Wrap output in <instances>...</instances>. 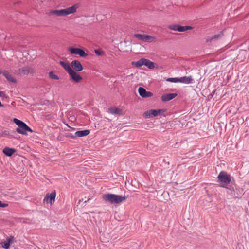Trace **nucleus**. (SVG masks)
<instances>
[{
    "label": "nucleus",
    "mask_w": 249,
    "mask_h": 249,
    "mask_svg": "<svg viewBox=\"0 0 249 249\" xmlns=\"http://www.w3.org/2000/svg\"><path fill=\"white\" fill-rule=\"evenodd\" d=\"M217 178L220 186L223 188H227V186L231 183H232L233 182H234V178L224 171L219 173Z\"/></svg>",
    "instance_id": "nucleus-1"
},
{
    "label": "nucleus",
    "mask_w": 249,
    "mask_h": 249,
    "mask_svg": "<svg viewBox=\"0 0 249 249\" xmlns=\"http://www.w3.org/2000/svg\"><path fill=\"white\" fill-rule=\"evenodd\" d=\"M127 196L125 195H118L113 194H107L103 196V199L106 203L111 204H119L124 201Z\"/></svg>",
    "instance_id": "nucleus-2"
},
{
    "label": "nucleus",
    "mask_w": 249,
    "mask_h": 249,
    "mask_svg": "<svg viewBox=\"0 0 249 249\" xmlns=\"http://www.w3.org/2000/svg\"><path fill=\"white\" fill-rule=\"evenodd\" d=\"M13 122L16 124L18 127L16 129V131L20 134L27 135V132H33V130L30 128L24 122L17 118L13 119Z\"/></svg>",
    "instance_id": "nucleus-3"
},
{
    "label": "nucleus",
    "mask_w": 249,
    "mask_h": 249,
    "mask_svg": "<svg viewBox=\"0 0 249 249\" xmlns=\"http://www.w3.org/2000/svg\"><path fill=\"white\" fill-rule=\"evenodd\" d=\"M78 8L77 4H74L71 7L65 9L51 10L50 12V15H55L57 16H66L70 14H73L76 11Z\"/></svg>",
    "instance_id": "nucleus-4"
},
{
    "label": "nucleus",
    "mask_w": 249,
    "mask_h": 249,
    "mask_svg": "<svg viewBox=\"0 0 249 249\" xmlns=\"http://www.w3.org/2000/svg\"><path fill=\"white\" fill-rule=\"evenodd\" d=\"M35 72L34 69L28 66H26L20 68L18 70V74L20 76H24L28 74H33Z\"/></svg>",
    "instance_id": "nucleus-5"
},
{
    "label": "nucleus",
    "mask_w": 249,
    "mask_h": 249,
    "mask_svg": "<svg viewBox=\"0 0 249 249\" xmlns=\"http://www.w3.org/2000/svg\"><path fill=\"white\" fill-rule=\"evenodd\" d=\"M69 50L71 54H77L82 57H85L88 56V54L80 48L71 47L69 48Z\"/></svg>",
    "instance_id": "nucleus-6"
},
{
    "label": "nucleus",
    "mask_w": 249,
    "mask_h": 249,
    "mask_svg": "<svg viewBox=\"0 0 249 249\" xmlns=\"http://www.w3.org/2000/svg\"><path fill=\"white\" fill-rule=\"evenodd\" d=\"M162 112V110L161 109H151L145 112L143 114V116L146 118H152L157 116L158 115L161 114Z\"/></svg>",
    "instance_id": "nucleus-7"
},
{
    "label": "nucleus",
    "mask_w": 249,
    "mask_h": 249,
    "mask_svg": "<svg viewBox=\"0 0 249 249\" xmlns=\"http://www.w3.org/2000/svg\"><path fill=\"white\" fill-rule=\"evenodd\" d=\"M169 28L171 30L174 31H178V32H184L188 30L192 29L193 27L190 26H182L179 25H172L169 26Z\"/></svg>",
    "instance_id": "nucleus-8"
},
{
    "label": "nucleus",
    "mask_w": 249,
    "mask_h": 249,
    "mask_svg": "<svg viewBox=\"0 0 249 249\" xmlns=\"http://www.w3.org/2000/svg\"><path fill=\"white\" fill-rule=\"evenodd\" d=\"M55 192H53L51 193H48L46 194L45 197H44L43 199V202H46V203H49L51 204H52L55 201Z\"/></svg>",
    "instance_id": "nucleus-9"
},
{
    "label": "nucleus",
    "mask_w": 249,
    "mask_h": 249,
    "mask_svg": "<svg viewBox=\"0 0 249 249\" xmlns=\"http://www.w3.org/2000/svg\"><path fill=\"white\" fill-rule=\"evenodd\" d=\"M138 92L142 98H148L153 96V93L150 91H147L145 89L142 87H139Z\"/></svg>",
    "instance_id": "nucleus-10"
},
{
    "label": "nucleus",
    "mask_w": 249,
    "mask_h": 249,
    "mask_svg": "<svg viewBox=\"0 0 249 249\" xmlns=\"http://www.w3.org/2000/svg\"><path fill=\"white\" fill-rule=\"evenodd\" d=\"M71 65L75 71H81L83 70V67L78 60H75L72 61L71 62Z\"/></svg>",
    "instance_id": "nucleus-11"
},
{
    "label": "nucleus",
    "mask_w": 249,
    "mask_h": 249,
    "mask_svg": "<svg viewBox=\"0 0 249 249\" xmlns=\"http://www.w3.org/2000/svg\"><path fill=\"white\" fill-rule=\"evenodd\" d=\"M71 78L75 82H79L81 80H82V77L77 73L75 71L72 70L70 73H69Z\"/></svg>",
    "instance_id": "nucleus-12"
},
{
    "label": "nucleus",
    "mask_w": 249,
    "mask_h": 249,
    "mask_svg": "<svg viewBox=\"0 0 249 249\" xmlns=\"http://www.w3.org/2000/svg\"><path fill=\"white\" fill-rule=\"evenodd\" d=\"M177 96V93L164 94L161 96V99L163 102H168L174 99Z\"/></svg>",
    "instance_id": "nucleus-13"
},
{
    "label": "nucleus",
    "mask_w": 249,
    "mask_h": 249,
    "mask_svg": "<svg viewBox=\"0 0 249 249\" xmlns=\"http://www.w3.org/2000/svg\"><path fill=\"white\" fill-rule=\"evenodd\" d=\"M179 82L184 84H191L194 83V79L191 76H183L179 78Z\"/></svg>",
    "instance_id": "nucleus-14"
},
{
    "label": "nucleus",
    "mask_w": 249,
    "mask_h": 249,
    "mask_svg": "<svg viewBox=\"0 0 249 249\" xmlns=\"http://www.w3.org/2000/svg\"><path fill=\"white\" fill-rule=\"evenodd\" d=\"M134 36L139 40L145 41L152 38V37L151 36L145 34H135Z\"/></svg>",
    "instance_id": "nucleus-15"
},
{
    "label": "nucleus",
    "mask_w": 249,
    "mask_h": 249,
    "mask_svg": "<svg viewBox=\"0 0 249 249\" xmlns=\"http://www.w3.org/2000/svg\"><path fill=\"white\" fill-rule=\"evenodd\" d=\"M3 75L9 82L13 83H16V79L14 77H13L8 71H4L3 72Z\"/></svg>",
    "instance_id": "nucleus-16"
},
{
    "label": "nucleus",
    "mask_w": 249,
    "mask_h": 249,
    "mask_svg": "<svg viewBox=\"0 0 249 249\" xmlns=\"http://www.w3.org/2000/svg\"><path fill=\"white\" fill-rule=\"evenodd\" d=\"M16 150L13 148L8 147H5L3 150V153L7 156H11L15 152Z\"/></svg>",
    "instance_id": "nucleus-17"
},
{
    "label": "nucleus",
    "mask_w": 249,
    "mask_h": 249,
    "mask_svg": "<svg viewBox=\"0 0 249 249\" xmlns=\"http://www.w3.org/2000/svg\"><path fill=\"white\" fill-rule=\"evenodd\" d=\"M222 35H223V33L222 32H221L219 34L214 35L211 36H208L206 39V41L207 42H211L213 41L216 40L218 38H220Z\"/></svg>",
    "instance_id": "nucleus-18"
},
{
    "label": "nucleus",
    "mask_w": 249,
    "mask_h": 249,
    "mask_svg": "<svg viewBox=\"0 0 249 249\" xmlns=\"http://www.w3.org/2000/svg\"><path fill=\"white\" fill-rule=\"evenodd\" d=\"M89 133L90 131L89 130L77 131L75 133V136L78 137H82L87 136Z\"/></svg>",
    "instance_id": "nucleus-19"
},
{
    "label": "nucleus",
    "mask_w": 249,
    "mask_h": 249,
    "mask_svg": "<svg viewBox=\"0 0 249 249\" xmlns=\"http://www.w3.org/2000/svg\"><path fill=\"white\" fill-rule=\"evenodd\" d=\"M108 112L111 114L121 115L122 113L121 109L116 107H112L109 108Z\"/></svg>",
    "instance_id": "nucleus-20"
},
{
    "label": "nucleus",
    "mask_w": 249,
    "mask_h": 249,
    "mask_svg": "<svg viewBox=\"0 0 249 249\" xmlns=\"http://www.w3.org/2000/svg\"><path fill=\"white\" fill-rule=\"evenodd\" d=\"M60 64L68 72V73H70V72L73 70L71 68V65H70L69 63H65L64 61H60Z\"/></svg>",
    "instance_id": "nucleus-21"
},
{
    "label": "nucleus",
    "mask_w": 249,
    "mask_h": 249,
    "mask_svg": "<svg viewBox=\"0 0 249 249\" xmlns=\"http://www.w3.org/2000/svg\"><path fill=\"white\" fill-rule=\"evenodd\" d=\"M144 59L145 58H141L136 62H133L132 65H134L136 67H140L144 64Z\"/></svg>",
    "instance_id": "nucleus-22"
},
{
    "label": "nucleus",
    "mask_w": 249,
    "mask_h": 249,
    "mask_svg": "<svg viewBox=\"0 0 249 249\" xmlns=\"http://www.w3.org/2000/svg\"><path fill=\"white\" fill-rule=\"evenodd\" d=\"M144 66L147 67L150 69H153L154 68V63L148 59H144Z\"/></svg>",
    "instance_id": "nucleus-23"
},
{
    "label": "nucleus",
    "mask_w": 249,
    "mask_h": 249,
    "mask_svg": "<svg viewBox=\"0 0 249 249\" xmlns=\"http://www.w3.org/2000/svg\"><path fill=\"white\" fill-rule=\"evenodd\" d=\"M49 77L52 79L58 80L59 79V76L54 74L53 71H51L49 73Z\"/></svg>",
    "instance_id": "nucleus-24"
},
{
    "label": "nucleus",
    "mask_w": 249,
    "mask_h": 249,
    "mask_svg": "<svg viewBox=\"0 0 249 249\" xmlns=\"http://www.w3.org/2000/svg\"><path fill=\"white\" fill-rule=\"evenodd\" d=\"M13 237H11L10 238L8 239V241L4 243V244L2 246L3 248L8 249L9 248L10 244L11 242V240L13 239Z\"/></svg>",
    "instance_id": "nucleus-25"
},
{
    "label": "nucleus",
    "mask_w": 249,
    "mask_h": 249,
    "mask_svg": "<svg viewBox=\"0 0 249 249\" xmlns=\"http://www.w3.org/2000/svg\"><path fill=\"white\" fill-rule=\"evenodd\" d=\"M167 81L173 82V83H178L179 82V78L175 77V78H168L166 79Z\"/></svg>",
    "instance_id": "nucleus-26"
},
{
    "label": "nucleus",
    "mask_w": 249,
    "mask_h": 249,
    "mask_svg": "<svg viewBox=\"0 0 249 249\" xmlns=\"http://www.w3.org/2000/svg\"><path fill=\"white\" fill-rule=\"evenodd\" d=\"M94 53L97 56H101L104 54V52L100 49L95 50Z\"/></svg>",
    "instance_id": "nucleus-27"
},
{
    "label": "nucleus",
    "mask_w": 249,
    "mask_h": 249,
    "mask_svg": "<svg viewBox=\"0 0 249 249\" xmlns=\"http://www.w3.org/2000/svg\"><path fill=\"white\" fill-rule=\"evenodd\" d=\"M8 206V203H2L1 201L0 200V207L2 208L6 207Z\"/></svg>",
    "instance_id": "nucleus-28"
},
{
    "label": "nucleus",
    "mask_w": 249,
    "mask_h": 249,
    "mask_svg": "<svg viewBox=\"0 0 249 249\" xmlns=\"http://www.w3.org/2000/svg\"><path fill=\"white\" fill-rule=\"evenodd\" d=\"M0 97L1 98H7V96L3 91H0Z\"/></svg>",
    "instance_id": "nucleus-29"
},
{
    "label": "nucleus",
    "mask_w": 249,
    "mask_h": 249,
    "mask_svg": "<svg viewBox=\"0 0 249 249\" xmlns=\"http://www.w3.org/2000/svg\"><path fill=\"white\" fill-rule=\"evenodd\" d=\"M70 137H71L72 138H74L75 136H73L72 134H70L69 135H68Z\"/></svg>",
    "instance_id": "nucleus-30"
},
{
    "label": "nucleus",
    "mask_w": 249,
    "mask_h": 249,
    "mask_svg": "<svg viewBox=\"0 0 249 249\" xmlns=\"http://www.w3.org/2000/svg\"><path fill=\"white\" fill-rule=\"evenodd\" d=\"M3 71H2L0 70V74H1L2 73L3 74Z\"/></svg>",
    "instance_id": "nucleus-31"
},
{
    "label": "nucleus",
    "mask_w": 249,
    "mask_h": 249,
    "mask_svg": "<svg viewBox=\"0 0 249 249\" xmlns=\"http://www.w3.org/2000/svg\"><path fill=\"white\" fill-rule=\"evenodd\" d=\"M230 189H231H231H232V190H233V187H232V188H231Z\"/></svg>",
    "instance_id": "nucleus-32"
}]
</instances>
